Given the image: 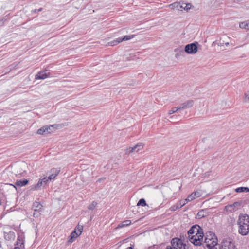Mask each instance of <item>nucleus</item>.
<instances>
[{
	"label": "nucleus",
	"instance_id": "f257e3e1",
	"mask_svg": "<svg viewBox=\"0 0 249 249\" xmlns=\"http://www.w3.org/2000/svg\"><path fill=\"white\" fill-rule=\"evenodd\" d=\"M238 232L243 236L247 235L249 233V216L246 214H240L237 221Z\"/></svg>",
	"mask_w": 249,
	"mask_h": 249
},
{
	"label": "nucleus",
	"instance_id": "f03ea898",
	"mask_svg": "<svg viewBox=\"0 0 249 249\" xmlns=\"http://www.w3.org/2000/svg\"><path fill=\"white\" fill-rule=\"evenodd\" d=\"M217 237L213 232L209 231L206 233L204 246H206L208 248L210 246H213V245L217 244Z\"/></svg>",
	"mask_w": 249,
	"mask_h": 249
},
{
	"label": "nucleus",
	"instance_id": "7ed1b4c3",
	"mask_svg": "<svg viewBox=\"0 0 249 249\" xmlns=\"http://www.w3.org/2000/svg\"><path fill=\"white\" fill-rule=\"evenodd\" d=\"M171 246H167L166 249H186V244L178 238H173L171 241Z\"/></svg>",
	"mask_w": 249,
	"mask_h": 249
},
{
	"label": "nucleus",
	"instance_id": "20e7f679",
	"mask_svg": "<svg viewBox=\"0 0 249 249\" xmlns=\"http://www.w3.org/2000/svg\"><path fill=\"white\" fill-rule=\"evenodd\" d=\"M55 125H45L37 130V133L40 135H47L53 132L55 130Z\"/></svg>",
	"mask_w": 249,
	"mask_h": 249
},
{
	"label": "nucleus",
	"instance_id": "39448f33",
	"mask_svg": "<svg viewBox=\"0 0 249 249\" xmlns=\"http://www.w3.org/2000/svg\"><path fill=\"white\" fill-rule=\"evenodd\" d=\"M204 237L203 232L202 234H198L193 235L189 238L190 241L195 246H200L202 244V241Z\"/></svg>",
	"mask_w": 249,
	"mask_h": 249
},
{
	"label": "nucleus",
	"instance_id": "423d86ee",
	"mask_svg": "<svg viewBox=\"0 0 249 249\" xmlns=\"http://www.w3.org/2000/svg\"><path fill=\"white\" fill-rule=\"evenodd\" d=\"M203 229L198 225H194L191 227L190 230L188 231V234L189 238L191 236L198 234H202Z\"/></svg>",
	"mask_w": 249,
	"mask_h": 249
},
{
	"label": "nucleus",
	"instance_id": "0eeeda50",
	"mask_svg": "<svg viewBox=\"0 0 249 249\" xmlns=\"http://www.w3.org/2000/svg\"><path fill=\"white\" fill-rule=\"evenodd\" d=\"M220 248L221 249H235V246L230 239H226L222 242Z\"/></svg>",
	"mask_w": 249,
	"mask_h": 249
},
{
	"label": "nucleus",
	"instance_id": "6e6552de",
	"mask_svg": "<svg viewBox=\"0 0 249 249\" xmlns=\"http://www.w3.org/2000/svg\"><path fill=\"white\" fill-rule=\"evenodd\" d=\"M134 35H130L125 36L123 37H119L117 38L116 40H114L111 42H109L108 45L112 46L116 45L122 41L129 40L133 38L134 37Z\"/></svg>",
	"mask_w": 249,
	"mask_h": 249
},
{
	"label": "nucleus",
	"instance_id": "1a4fd4ad",
	"mask_svg": "<svg viewBox=\"0 0 249 249\" xmlns=\"http://www.w3.org/2000/svg\"><path fill=\"white\" fill-rule=\"evenodd\" d=\"M184 50L188 54H195L197 51V46L195 43L189 44L185 46Z\"/></svg>",
	"mask_w": 249,
	"mask_h": 249
},
{
	"label": "nucleus",
	"instance_id": "9d476101",
	"mask_svg": "<svg viewBox=\"0 0 249 249\" xmlns=\"http://www.w3.org/2000/svg\"><path fill=\"white\" fill-rule=\"evenodd\" d=\"M48 182V179H47V177H44L43 178H40L37 182V183L34 186L32 187V190H38L39 189L41 186H44L47 184Z\"/></svg>",
	"mask_w": 249,
	"mask_h": 249
},
{
	"label": "nucleus",
	"instance_id": "9b49d317",
	"mask_svg": "<svg viewBox=\"0 0 249 249\" xmlns=\"http://www.w3.org/2000/svg\"><path fill=\"white\" fill-rule=\"evenodd\" d=\"M194 101L192 100H187L182 103L179 107V109H184L190 108L194 105Z\"/></svg>",
	"mask_w": 249,
	"mask_h": 249
},
{
	"label": "nucleus",
	"instance_id": "f8f14e48",
	"mask_svg": "<svg viewBox=\"0 0 249 249\" xmlns=\"http://www.w3.org/2000/svg\"><path fill=\"white\" fill-rule=\"evenodd\" d=\"M60 169L59 168H52L50 171L51 174L49 176L47 179L49 180H51L54 179L59 173Z\"/></svg>",
	"mask_w": 249,
	"mask_h": 249
},
{
	"label": "nucleus",
	"instance_id": "ddd939ff",
	"mask_svg": "<svg viewBox=\"0 0 249 249\" xmlns=\"http://www.w3.org/2000/svg\"><path fill=\"white\" fill-rule=\"evenodd\" d=\"M50 72H47L46 71H40L38 72L36 75V79H44L48 77Z\"/></svg>",
	"mask_w": 249,
	"mask_h": 249
},
{
	"label": "nucleus",
	"instance_id": "4468645a",
	"mask_svg": "<svg viewBox=\"0 0 249 249\" xmlns=\"http://www.w3.org/2000/svg\"><path fill=\"white\" fill-rule=\"evenodd\" d=\"M143 144L142 143L140 142L135 145L133 147H129L128 150H129V153H131L133 152H138L140 150L142 149L143 148Z\"/></svg>",
	"mask_w": 249,
	"mask_h": 249
},
{
	"label": "nucleus",
	"instance_id": "2eb2a0df",
	"mask_svg": "<svg viewBox=\"0 0 249 249\" xmlns=\"http://www.w3.org/2000/svg\"><path fill=\"white\" fill-rule=\"evenodd\" d=\"M241 203L239 202H236L231 205H228L225 207V209L227 211H229L230 212L234 211L235 210V208L238 206H240Z\"/></svg>",
	"mask_w": 249,
	"mask_h": 249
},
{
	"label": "nucleus",
	"instance_id": "dca6fc26",
	"mask_svg": "<svg viewBox=\"0 0 249 249\" xmlns=\"http://www.w3.org/2000/svg\"><path fill=\"white\" fill-rule=\"evenodd\" d=\"M79 236H80V235H79L77 232L76 231V230H74L71 234V235L69 236V240H68V242L69 243H72L74 240L77 237H78Z\"/></svg>",
	"mask_w": 249,
	"mask_h": 249
},
{
	"label": "nucleus",
	"instance_id": "f3484780",
	"mask_svg": "<svg viewBox=\"0 0 249 249\" xmlns=\"http://www.w3.org/2000/svg\"><path fill=\"white\" fill-rule=\"evenodd\" d=\"M29 182V180L24 179V180H17L15 185L18 186L22 187L26 185Z\"/></svg>",
	"mask_w": 249,
	"mask_h": 249
},
{
	"label": "nucleus",
	"instance_id": "a211bd4d",
	"mask_svg": "<svg viewBox=\"0 0 249 249\" xmlns=\"http://www.w3.org/2000/svg\"><path fill=\"white\" fill-rule=\"evenodd\" d=\"M17 246H19L20 249H24V240L22 237H18L17 241Z\"/></svg>",
	"mask_w": 249,
	"mask_h": 249
},
{
	"label": "nucleus",
	"instance_id": "6ab92c4d",
	"mask_svg": "<svg viewBox=\"0 0 249 249\" xmlns=\"http://www.w3.org/2000/svg\"><path fill=\"white\" fill-rule=\"evenodd\" d=\"M169 6L171 7L172 9L177 10H181V7H182L181 5V2H175L170 4Z\"/></svg>",
	"mask_w": 249,
	"mask_h": 249
},
{
	"label": "nucleus",
	"instance_id": "aec40b11",
	"mask_svg": "<svg viewBox=\"0 0 249 249\" xmlns=\"http://www.w3.org/2000/svg\"><path fill=\"white\" fill-rule=\"evenodd\" d=\"M42 207V205L40 203L36 202V201L35 202L33 203V206H32V208L34 210L35 212L40 211Z\"/></svg>",
	"mask_w": 249,
	"mask_h": 249
},
{
	"label": "nucleus",
	"instance_id": "412c9836",
	"mask_svg": "<svg viewBox=\"0 0 249 249\" xmlns=\"http://www.w3.org/2000/svg\"><path fill=\"white\" fill-rule=\"evenodd\" d=\"M201 196V193L200 192L196 191L193 192L189 196V198L192 201L196 198L199 197Z\"/></svg>",
	"mask_w": 249,
	"mask_h": 249
},
{
	"label": "nucleus",
	"instance_id": "4be33fe9",
	"mask_svg": "<svg viewBox=\"0 0 249 249\" xmlns=\"http://www.w3.org/2000/svg\"><path fill=\"white\" fill-rule=\"evenodd\" d=\"M240 28L249 30V20L241 22L239 24Z\"/></svg>",
	"mask_w": 249,
	"mask_h": 249
},
{
	"label": "nucleus",
	"instance_id": "5701e85b",
	"mask_svg": "<svg viewBox=\"0 0 249 249\" xmlns=\"http://www.w3.org/2000/svg\"><path fill=\"white\" fill-rule=\"evenodd\" d=\"M235 191L237 193H241L245 191L249 192V188L246 187H240L236 188Z\"/></svg>",
	"mask_w": 249,
	"mask_h": 249
},
{
	"label": "nucleus",
	"instance_id": "b1692460",
	"mask_svg": "<svg viewBox=\"0 0 249 249\" xmlns=\"http://www.w3.org/2000/svg\"><path fill=\"white\" fill-rule=\"evenodd\" d=\"M181 5L182 6V7H181V9H183L187 11L190 9L192 6L190 3H185L183 2H181Z\"/></svg>",
	"mask_w": 249,
	"mask_h": 249
},
{
	"label": "nucleus",
	"instance_id": "393cba45",
	"mask_svg": "<svg viewBox=\"0 0 249 249\" xmlns=\"http://www.w3.org/2000/svg\"><path fill=\"white\" fill-rule=\"evenodd\" d=\"M131 222L130 220H125V221H124L122 223L119 224L118 225V227L121 228V227H126V226L130 225L131 224Z\"/></svg>",
	"mask_w": 249,
	"mask_h": 249
},
{
	"label": "nucleus",
	"instance_id": "a878e982",
	"mask_svg": "<svg viewBox=\"0 0 249 249\" xmlns=\"http://www.w3.org/2000/svg\"><path fill=\"white\" fill-rule=\"evenodd\" d=\"M83 226L79 225V224L76 227V228L74 229V230H76V231H78V232L77 233L80 235H81V234L83 231Z\"/></svg>",
	"mask_w": 249,
	"mask_h": 249
},
{
	"label": "nucleus",
	"instance_id": "bb28decb",
	"mask_svg": "<svg viewBox=\"0 0 249 249\" xmlns=\"http://www.w3.org/2000/svg\"><path fill=\"white\" fill-rule=\"evenodd\" d=\"M243 101L244 102H249V90L247 91L244 93Z\"/></svg>",
	"mask_w": 249,
	"mask_h": 249
},
{
	"label": "nucleus",
	"instance_id": "cd10ccee",
	"mask_svg": "<svg viewBox=\"0 0 249 249\" xmlns=\"http://www.w3.org/2000/svg\"><path fill=\"white\" fill-rule=\"evenodd\" d=\"M146 205V201L143 198L140 199L137 203V206H145Z\"/></svg>",
	"mask_w": 249,
	"mask_h": 249
},
{
	"label": "nucleus",
	"instance_id": "c85d7f7f",
	"mask_svg": "<svg viewBox=\"0 0 249 249\" xmlns=\"http://www.w3.org/2000/svg\"><path fill=\"white\" fill-rule=\"evenodd\" d=\"M181 110L180 109H179V107H173L171 110H169L168 115H170L175 112H176L177 111Z\"/></svg>",
	"mask_w": 249,
	"mask_h": 249
},
{
	"label": "nucleus",
	"instance_id": "c756f323",
	"mask_svg": "<svg viewBox=\"0 0 249 249\" xmlns=\"http://www.w3.org/2000/svg\"><path fill=\"white\" fill-rule=\"evenodd\" d=\"M206 215L204 214V212L203 210H201L199 211L196 215V217L198 219H201L204 217Z\"/></svg>",
	"mask_w": 249,
	"mask_h": 249
},
{
	"label": "nucleus",
	"instance_id": "7c9ffc66",
	"mask_svg": "<svg viewBox=\"0 0 249 249\" xmlns=\"http://www.w3.org/2000/svg\"><path fill=\"white\" fill-rule=\"evenodd\" d=\"M139 53H140L139 52H137V53H131V54H130V56L126 58L127 61H130L131 60H133L134 59V57L137 56V54H138Z\"/></svg>",
	"mask_w": 249,
	"mask_h": 249
},
{
	"label": "nucleus",
	"instance_id": "2f4dec72",
	"mask_svg": "<svg viewBox=\"0 0 249 249\" xmlns=\"http://www.w3.org/2000/svg\"><path fill=\"white\" fill-rule=\"evenodd\" d=\"M97 203L94 201L88 206V209L93 210L97 206Z\"/></svg>",
	"mask_w": 249,
	"mask_h": 249
},
{
	"label": "nucleus",
	"instance_id": "473e14b6",
	"mask_svg": "<svg viewBox=\"0 0 249 249\" xmlns=\"http://www.w3.org/2000/svg\"><path fill=\"white\" fill-rule=\"evenodd\" d=\"M176 204L177 205V207H178V209L181 208L182 207L185 205L184 202H183L182 200L179 201Z\"/></svg>",
	"mask_w": 249,
	"mask_h": 249
},
{
	"label": "nucleus",
	"instance_id": "72a5a7b5",
	"mask_svg": "<svg viewBox=\"0 0 249 249\" xmlns=\"http://www.w3.org/2000/svg\"><path fill=\"white\" fill-rule=\"evenodd\" d=\"M218 246L220 245L217 244L216 245H213V246H210L208 248V249H219Z\"/></svg>",
	"mask_w": 249,
	"mask_h": 249
},
{
	"label": "nucleus",
	"instance_id": "f704fd0d",
	"mask_svg": "<svg viewBox=\"0 0 249 249\" xmlns=\"http://www.w3.org/2000/svg\"><path fill=\"white\" fill-rule=\"evenodd\" d=\"M178 209V207H177V204H176V205H173L172 207H171V208H170V210L172 211H175Z\"/></svg>",
	"mask_w": 249,
	"mask_h": 249
},
{
	"label": "nucleus",
	"instance_id": "c9c22d12",
	"mask_svg": "<svg viewBox=\"0 0 249 249\" xmlns=\"http://www.w3.org/2000/svg\"><path fill=\"white\" fill-rule=\"evenodd\" d=\"M183 202H184V204L185 205L188 202L191 201V200L189 198V196L187 197V198L184 200H182Z\"/></svg>",
	"mask_w": 249,
	"mask_h": 249
},
{
	"label": "nucleus",
	"instance_id": "e433bc0d",
	"mask_svg": "<svg viewBox=\"0 0 249 249\" xmlns=\"http://www.w3.org/2000/svg\"><path fill=\"white\" fill-rule=\"evenodd\" d=\"M228 220L230 221V222L231 223V224H232L233 223L235 222V219H234L233 218H231V217H230L229 219H228Z\"/></svg>",
	"mask_w": 249,
	"mask_h": 249
},
{
	"label": "nucleus",
	"instance_id": "4c0bfd02",
	"mask_svg": "<svg viewBox=\"0 0 249 249\" xmlns=\"http://www.w3.org/2000/svg\"><path fill=\"white\" fill-rule=\"evenodd\" d=\"M174 117H175L174 116H172L170 117V120L169 121H172V120H174Z\"/></svg>",
	"mask_w": 249,
	"mask_h": 249
},
{
	"label": "nucleus",
	"instance_id": "58836bf2",
	"mask_svg": "<svg viewBox=\"0 0 249 249\" xmlns=\"http://www.w3.org/2000/svg\"><path fill=\"white\" fill-rule=\"evenodd\" d=\"M126 249H134V248L133 247L131 246V247H129L128 248H127Z\"/></svg>",
	"mask_w": 249,
	"mask_h": 249
},
{
	"label": "nucleus",
	"instance_id": "ea45409f",
	"mask_svg": "<svg viewBox=\"0 0 249 249\" xmlns=\"http://www.w3.org/2000/svg\"><path fill=\"white\" fill-rule=\"evenodd\" d=\"M229 42H226V43H225V45H226L227 46H228V45H229Z\"/></svg>",
	"mask_w": 249,
	"mask_h": 249
},
{
	"label": "nucleus",
	"instance_id": "a19ab883",
	"mask_svg": "<svg viewBox=\"0 0 249 249\" xmlns=\"http://www.w3.org/2000/svg\"><path fill=\"white\" fill-rule=\"evenodd\" d=\"M42 10V8H39V9H38V10H37V11H41Z\"/></svg>",
	"mask_w": 249,
	"mask_h": 249
},
{
	"label": "nucleus",
	"instance_id": "79ce46f5",
	"mask_svg": "<svg viewBox=\"0 0 249 249\" xmlns=\"http://www.w3.org/2000/svg\"><path fill=\"white\" fill-rule=\"evenodd\" d=\"M101 179H102L101 178L99 179L97 181V182H100V181L101 180Z\"/></svg>",
	"mask_w": 249,
	"mask_h": 249
},
{
	"label": "nucleus",
	"instance_id": "37998d69",
	"mask_svg": "<svg viewBox=\"0 0 249 249\" xmlns=\"http://www.w3.org/2000/svg\"><path fill=\"white\" fill-rule=\"evenodd\" d=\"M219 249H221L220 246H218Z\"/></svg>",
	"mask_w": 249,
	"mask_h": 249
},
{
	"label": "nucleus",
	"instance_id": "c03bdc74",
	"mask_svg": "<svg viewBox=\"0 0 249 249\" xmlns=\"http://www.w3.org/2000/svg\"><path fill=\"white\" fill-rule=\"evenodd\" d=\"M35 213H34L33 215L35 217Z\"/></svg>",
	"mask_w": 249,
	"mask_h": 249
}]
</instances>
